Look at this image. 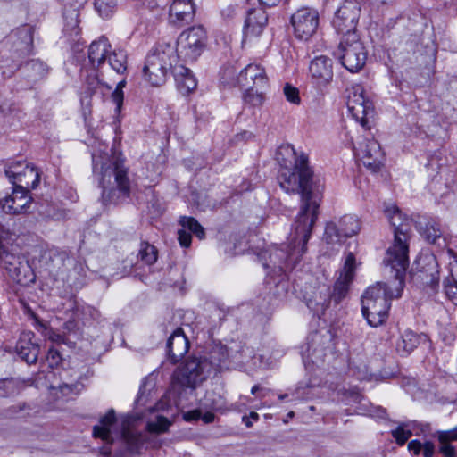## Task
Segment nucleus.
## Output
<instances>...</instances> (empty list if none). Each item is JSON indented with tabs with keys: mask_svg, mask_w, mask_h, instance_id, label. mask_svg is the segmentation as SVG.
Listing matches in <instances>:
<instances>
[{
	"mask_svg": "<svg viewBox=\"0 0 457 457\" xmlns=\"http://www.w3.org/2000/svg\"><path fill=\"white\" fill-rule=\"evenodd\" d=\"M393 436L400 445H404L407 440L411 436L410 430L404 429L403 427H398L392 432Z\"/></svg>",
	"mask_w": 457,
	"mask_h": 457,
	"instance_id": "nucleus-48",
	"label": "nucleus"
},
{
	"mask_svg": "<svg viewBox=\"0 0 457 457\" xmlns=\"http://www.w3.org/2000/svg\"><path fill=\"white\" fill-rule=\"evenodd\" d=\"M356 261L353 253H348L339 276L334 285L330 300L338 304L347 295L355 275Z\"/></svg>",
	"mask_w": 457,
	"mask_h": 457,
	"instance_id": "nucleus-15",
	"label": "nucleus"
},
{
	"mask_svg": "<svg viewBox=\"0 0 457 457\" xmlns=\"http://www.w3.org/2000/svg\"><path fill=\"white\" fill-rule=\"evenodd\" d=\"M319 13L311 8L298 9L291 16V24L294 34L300 40L310 39L317 31L319 26Z\"/></svg>",
	"mask_w": 457,
	"mask_h": 457,
	"instance_id": "nucleus-13",
	"label": "nucleus"
},
{
	"mask_svg": "<svg viewBox=\"0 0 457 457\" xmlns=\"http://www.w3.org/2000/svg\"><path fill=\"white\" fill-rule=\"evenodd\" d=\"M34 333L31 331L23 332L16 345L18 355L27 363H35L39 353V346L32 342Z\"/></svg>",
	"mask_w": 457,
	"mask_h": 457,
	"instance_id": "nucleus-25",
	"label": "nucleus"
},
{
	"mask_svg": "<svg viewBox=\"0 0 457 457\" xmlns=\"http://www.w3.org/2000/svg\"><path fill=\"white\" fill-rule=\"evenodd\" d=\"M132 423L133 420L130 417H124L120 428L115 411L111 409L100 419L99 424L93 428V436L107 444L120 437L127 443L130 451H137L145 441V435L135 431Z\"/></svg>",
	"mask_w": 457,
	"mask_h": 457,
	"instance_id": "nucleus-4",
	"label": "nucleus"
},
{
	"mask_svg": "<svg viewBox=\"0 0 457 457\" xmlns=\"http://www.w3.org/2000/svg\"><path fill=\"white\" fill-rule=\"evenodd\" d=\"M260 88L252 87L250 89H245L244 102L253 107L261 106L264 101V96L259 91Z\"/></svg>",
	"mask_w": 457,
	"mask_h": 457,
	"instance_id": "nucleus-39",
	"label": "nucleus"
},
{
	"mask_svg": "<svg viewBox=\"0 0 457 457\" xmlns=\"http://www.w3.org/2000/svg\"><path fill=\"white\" fill-rule=\"evenodd\" d=\"M268 16L262 8L249 10L245 21L244 33L245 37H258L267 25Z\"/></svg>",
	"mask_w": 457,
	"mask_h": 457,
	"instance_id": "nucleus-24",
	"label": "nucleus"
},
{
	"mask_svg": "<svg viewBox=\"0 0 457 457\" xmlns=\"http://www.w3.org/2000/svg\"><path fill=\"white\" fill-rule=\"evenodd\" d=\"M125 86H126V80L125 79L120 80L117 84L115 90L112 93V102L116 104V112H120V109H121V106L123 104V99H124L123 88L125 87Z\"/></svg>",
	"mask_w": 457,
	"mask_h": 457,
	"instance_id": "nucleus-42",
	"label": "nucleus"
},
{
	"mask_svg": "<svg viewBox=\"0 0 457 457\" xmlns=\"http://www.w3.org/2000/svg\"><path fill=\"white\" fill-rule=\"evenodd\" d=\"M237 82L244 89L262 88L267 85L268 79L263 67L256 63H250L240 71Z\"/></svg>",
	"mask_w": 457,
	"mask_h": 457,
	"instance_id": "nucleus-17",
	"label": "nucleus"
},
{
	"mask_svg": "<svg viewBox=\"0 0 457 457\" xmlns=\"http://www.w3.org/2000/svg\"><path fill=\"white\" fill-rule=\"evenodd\" d=\"M245 425H246L247 427H251V426H252V423H251V421L247 420V421H245Z\"/></svg>",
	"mask_w": 457,
	"mask_h": 457,
	"instance_id": "nucleus-61",
	"label": "nucleus"
},
{
	"mask_svg": "<svg viewBox=\"0 0 457 457\" xmlns=\"http://www.w3.org/2000/svg\"><path fill=\"white\" fill-rule=\"evenodd\" d=\"M12 237V233L10 229L6 228L2 223H0V248H4V243H8Z\"/></svg>",
	"mask_w": 457,
	"mask_h": 457,
	"instance_id": "nucleus-50",
	"label": "nucleus"
},
{
	"mask_svg": "<svg viewBox=\"0 0 457 457\" xmlns=\"http://www.w3.org/2000/svg\"><path fill=\"white\" fill-rule=\"evenodd\" d=\"M361 13L360 4L356 0H345L337 9L333 19V26L343 37L355 33Z\"/></svg>",
	"mask_w": 457,
	"mask_h": 457,
	"instance_id": "nucleus-12",
	"label": "nucleus"
},
{
	"mask_svg": "<svg viewBox=\"0 0 457 457\" xmlns=\"http://www.w3.org/2000/svg\"><path fill=\"white\" fill-rule=\"evenodd\" d=\"M30 64H31V66H32L33 68H35L36 66H38V67H40V68H43V66H44V64H43L41 62H38V61H32V62H30Z\"/></svg>",
	"mask_w": 457,
	"mask_h": 457,
	"instance_id": "nucleus-57",
	"label": "nucleus"
},
{
	"mask_svg": "<svg viewBox=\"0 0 457 457\" xmlns=\"http://www.w3.org/2000/svg\"><path fill=\"white\" fill-rule=\"evenodd\" d=\"M8 111L7 104L0 98V112L5 113Z\"/></svg>",
	"mask_w": 457,
	"mask_h": 457,
	"instance_id": "nucleus-56",
	"label": "nucleus"
},
{
	"mask_svg": "<svg viewBox=\"0 0 457 457\" xmlns=\"http://www.w3.org/2000/svg\"><path fill=\"white\" fill-rule=\"evenodd\" d=\"M7 267L9 276L18 284L27 285L33 281V275L27 263L19 262L14 267Z\"/></svg>",
	"mask_w": 457,
	"mask_h": 457,
	"instance_id": "nucleus-30",
	"label": "nucleus"
},
{
	"mask_svg": "<svg viewBox=\"0 0 457 457\" xmlns=\"http://www.w3.org/2000/svg\"><path fill=\"white\" fill-rule=\"evenodd\" d=\"M106 65L105 72L112 69L119 74L124 73L127 70L126 53L123 50H111Z\"/></svg>",
	"mask_w": 457,
	"mask_h": 457,
	"instance_id": "nucleus-33",
	"label": "nucleus"
},
{
	"mask_svg": "<svg viewBox=\"0 0 457 457\" xmlns=\"http://www.w3.org/2000/svg\"><path fill=\"white\" fill-rule=\"evenodd\" d=\"M200 418L204 423L209 424L214 420V414L212 412L211 410L206 411L203 416H201L200 410H195L186 414L187 420H196Z\"/></svg>",
	"mask_w": 457,
	"mask_h": 457,
	"instance_id": "nucleus-46",
	"label": "nucleus"
},
{
	"mask_svg": "<svg viewBox=\"0 0 457 457\" xmlns=\"http://www.w3.org/2000/svg\"><path fill=\"white\" fill-rule=\"evenodd\" d=\"M408 448L414 454H419L422 450V444L418 440H412L408 444Z\"/></svg>",
	"mask_w": 457,
	"mask_h": 457,
	"instance_id": "nucleus-52",
	"label": "nucleus"
},
{
	"mask_svg": "<svg viewBox=\"0 0 457 457\" xmlns=\"http://www.w3.org/2000/svg\"><path fill=\"white\" fill-rule=\"evenodd\" d=\"M64 256V253L50 251L49 253L44 254L43 260L49 259L57 262V264H53L51 267H49L50 271H54L55 268L59 269L60 265L63 264Z\"/></svg>",
	"mask_w": 457,
	"mask_h": 457,
	"instance_id": "nucleus-47",
	"label": "nucleus"
},
{
	"mask_svg": "<svg viewBox=\"0 0 457 457\" xmlns=\"http://www.w3.org/2000/svg\"><path fill=\"white\" fill-rule=\"evenodd\" d=\"M284 95L288 102L294 104H299L301 102V98L299 96V90L293 87L292 85L287 83L284 86Z\"/></svg>",
	"mask_w": 457,
	"mask_h": 457,
	"instance_id": "nucleus-44",
	"label": "nucleus"
},
{
	"mask_svg": "<svg viewBox=\"0 0 457 457\" xmlns=\"http://www.w3.org/2000/svg\"><path fill=\"white\" fill-rule=\"evenodd\" d=\"M353 151L363 165L372 172H377L380 170L384 160V154L378 142L375 139H363L358 143V145H353Z\"/></svg>",
	"mask_w": 457,
	"mask_h": 457,
	"instance_id": "nucleus-14",
	"label": "nucleus"
},
{
	"mask_svg": "<svg viewBox=\"0 0 457 457\" xmlns=\"http://www.w3.org/2000/svg\"><path fill=\"white\" fill-rule=\"evenodd\" d=\"M420 233L429 243H435L441 237V229L439 225L434 220H428L424 225L422 222L418 223Z\"/></svg>",
	"mask_w": 457,
	"mask_h": 457,
	"instance_id": "nucleus-36",
	"label": "nucleus"
},
{
	"mask_svg": "<svg viewBox=\"0 0 457 457\" xmlns=\"http://www.w3.org/2000/svg\"><path fill=\"white\" fill-rule=\"evenodd\" d=\"M283 156L278 177L281 188L287 193H300L302 206L289 236L287 248L274 247L270 253V262L265 268L279 272L292 270L306 252V244L311 237L313 225L318 218L319 203L312 194L313 171L309 166L305 153H297L290 145H283L278 153Z\"/></svg>",
	"mask_w": 457,
	"mask_h": 457,
	"instance_id": "nucleus-1",
	"label": "nucleus"
},
{
	"mask_svg": "<svg viewBox=\"0 0 457 457\" xmlns=\"http://www.w3.org/2000/svg\"><path fill=\"white\" fill-rule=\"evenodd\" d=\"M444 290L447 298L457 305V262L450 263V274L444 280Z\"/></svg>",
	"mask_w": 457,
	"mask_h": 457,
	"instance_id": "nucleus-31",
	"label": "nucleus"
},
{
	"mask_svg": "<svg viewBox=\"0 0 457 457\" xmlns=\"http://www.w3.org/2000/svg\"><path fill=\"white\" fill-rule=\"evenodd\" d=\"M430 278L426 281L428 285L431 287L432 290H435L439 286V278H438V270H437V264L434 258L430 259Z\"/></svg>",
	"mask_w": 457,
	"mask_h": 457,
	"instance_id": "nucleus-45",
	"label": "nucleus"
},
{
	"mask_svg": "<svg viewBox=\"0 0 457 457\" xmlns=\"http://www.w3.org/2000/svg\"><path fill=\"white\" fill-rule=\"evenodd\" d=\"M156 248L147 242H142L139 246L137 257L146 265H152L157 261Z\"/></svg>",
	"mask_w": 457,
	"mask_h": 457,
	"instance_id": "nucleus-37",
	"label": "nucleus"
},
{
	"mask_svg": "<svg viewBox=\"0 0 457 457\" xmlns=\"http://www.w3.org/2000/svg\"><path fill=\"white\" fill-rule=\"evenodd\" d=\"M346 105L352 117L362 127H366L369 120L373 118L374 107L365 95L364 87L360 84L347 88Z\"/></svg>",
	"mask_w": 457,
	"mask_h": 457,
	"instance_id": "nucleus-10",
	"label": "nucleus"
},
{
	"mask_svg": "<svg viewBox=\"0 0 457 457\" xmlns=\"http://www.w3.org/2000/svg\"><path fill=\"white\" fill-rule=\"evenodd\" d=\"M281 0H258L259 4L265 7L276 6Z\"/></svg>",
	"mask_w": 457,
	"mask_h": 457,
	"instance_id": "nucleus-55",
	"label": "nucleus"
},
{
	"mask_svg": "<svg viewBox=\"0 0 457 457\" xmlns=\"http://www.w3.org/2000/svg\"><path fill=\"white\" fill-rule=\"evenodd\" d=\"M210 375L202 358L193 357L174 371L173 381L183 387L195 388Z\"/></svg>",
	"mask_w": 457,
	"mask_h": 457,
	"instance_id": "nucleus-9",
	"label": "nucleus"
},
{
	"mask_svg": "<svg viewBox=\"0 0 457 457\" xmlns=\"http://www.w3.org/2000/svg\"><path fill=\"white\" fill-rule=\"evenodd\" d=\"M4 172L13 187L26 190L35 189L40 181V175L36 168L23 161L10 163Z\"/></svg>",
	"mask_w": 457,
	"mask_h": 457,
	"instance_id": "nucleus-11",
	"label": "nucleus"
},
{
	"mask_svg": "<svg viewBox=\"0 0 457 457\" xmlns=\"http://www.w3.org/2000/svg\"><path fill=\"white\" fill-rule=\"evenodd\" d=\"M337 223L341 228V233L346 237L356 235L361 229L360 221L354 215H345L339 219Z\"/></svg>",
	"mask_w": 457,
	"mask_h": 457,
	"instance_id": "nucleus-34",
	"label": "nucleus"
},
{
	"mask_svg": "<svg viewBox=\"0 0 457 457\" xmlns=\"http://www.w3.org/2000/svg\"><path fill=\"white\" fill-rule=\"evenodd\" d=\"M170 423V421L162 417L158 416L156 421H152L147 423V430L152 433H162L168 430Z\"/></svg>",
	"mask_w": 457,
	"mask_h": 457,
	"instance_id": "nucleus-41",
	"label": "nucleus"
},
{
	"mask_svg": "<svg viewBox=\"0 0 457 457\" xmlns=\"http://www.w3.org/2000/svg\"><path fill=\"white\" fill-rule=\"evenodd\" d=\"M336 55L351 72L361 70L367 60V51L356 33L342 37Z\"/></svg>",
	"mask_w": 457,
	"mask_h": 457,
	"instance_id": "nucleus-7",
	"label": "nucleus"
},
{
	"mask_svg": "<svg viewBox=\"0 0 457 457\" xmlns=\"http://www.w3.org/2000/svg\"><path fill=\"white\" fill-rule=\"evenodd\" d=\"M46 337H47L48 339L51 340L52 342L59 343V342H62L63 340L62 336H61L60 334L55 333L53 330L47 331L46 334Z\"/></svg>",
	"mask_w": 457,
	"mask_h": 457,
	"instance_id": "nucleus-54",
	"label": "nucleus"
},
{
	"mask_svg": "<svg viewBox=\"0 0 457 457\" xmlns=\"http://www.w3.org/2000/svg\"><path fill=\"white\" fill-rule=\"evenodd\" d=\"M169 360L177 363L189 349V341L181 328H177L167 342Z\"/></svg>",
	"mask_w": 457,
	"mask_h": 457,
	"instance_id": "nucleus-22",
	"label": "nucleus"
},
{
	"mask_svg": "<svg viewBox=\"0 0 457 457\" xmlns=\"http://www.w3.org/2000/svg\"><path fill=\"white\" fill-rule=\"evenodd\" d=\"M47 361L51 367L58 366L62 361L60 352L54 347H50L47 353Z\"/></svg>",
	"mask_w": 457,
	"mask_h": 457,
	"instance_id": "nucleus-49",
	"label": "nucleus"
},
{
	"mask_svg": "<svg viewBox=\"0 0 457 457\" xmlns=\"http://www.w3.org/2000/svg\"><path fill=\"white\" fill-rule=\"evenodd\" d=\"M81 386L80 383H63L58 386H51L50 394L56 399H70L80 392Z\"/></svg>",
	"mask_w": 457,
	"mask_h": 457,
	"instance_id": "nucleus-32",
	"label": "nucleus"
},
{
	"mask_svg": "<svg viewBox=\"0 0 457 457\" xmlns=\"http://www.w3.org/2000/svg\"><path fill=\"white\" fill-rule=\"evenodd\" d=\"M392 274L394 280L390 284L378 282L370 287L361 298L362 314L371 327L383 324L387 319L388 310L393 298L401 296L405 272L398 276L397 270L391 265H385Z\"/></svg>",
	"mask_w": 457,
	"mask_h": 457,
	"instance_id": "nucleus-2",
	"label": "nucleus"
},
{
	"mask_svg": "<svg viewBox=\"0 0 457 457\" xmlns=\"http://www.w3.org/2000/svg\"><path fill=\"white\" fill-rule=\"evenodd\" d=\"M32 203L29 190L13 187L12 192L2 203L4 212L12 215L26 213Z\"/></svg>",
	"mask_w": 457,
	"mask_h": 457,
	"instance_id": "nucleus-16",
	"label": "nucleus"
},
{
	"mask_svg": "<svg viewBox=\"0 0 457 457\" xmlns=\"http://www.w3.org/2000/svg\"><path fill=\"white\" fill-rule=\"evenodd\" d=\"M386 216L394 228V242L388 247L384 258L385 265H391L397 270L398 276H402L409 266V246L407 244L411 220L402 213L394 204L385 208Z\"/></svg>",
	"mask_w": 457,
	"mask_h": 457,
	"instance_id": "nucleus-3",
	"label": "nucleus"
},
{
	"mask_svg": "<svg viewBox=\"0 0 457 457\" xmlns=\"http://www.w3.org/2000/svg\"><path fill=\"white\" fill-rule=\"evenodd\" d=\"M258 417H259V415L256 412H254V411H252L250 413V418L254 420H258Z\"/></svg>",
	"mask_w": 457,
	"mask_h": 457,
	"instance_id": "nucleus-59",
	"label": "nucleus"
},
{
	"mask_svg": "<svg viewBox=\"0 0 457 457\" xmlns=\"http://www.w3.org/2000/svg\"><path fill=\"white\" fill-rule=\"evenodd\" d=\"M111 52V45L104 37H100L91 43L88 48V59L92 67L97 70L101 75L105 72L107 68L105 61L108 60Z\"/></svg>",
	"mask_w": 457,
	"mask_h": 457,
	"instance_id": "nucleus-18",
	"label": "nucleus"
},
{
	"mask_svg": "<svg viewBox=\"0 0 457 457\" xmlns=\"http://www.w3.org/2000/svg\"><path fill=\"white\" fill-rule=\"evenodd\" d=\"M173 75L179 90L183 94L195 89L197 81L188 68L184 65L174 66Z\"/></svg>",
	"mask_w": 457,
	"mask_h": 457,
	"instance_id": "nucleus-26",
	"label": "nucleus"
},
{
	"mask_svg": "<svg viewBox=\"0 0 457 457\" xmlns=\"http://www.w3.org/2000/svg\"><path fill=\"white\" fill-rule=\"evenodd\" d=\"M434 445L433 443L427 441L422 444V450L424 457H432L434 454Z\"/></svg>",
	"mask_w": 457,
	"mask_h": 457,
	"instance_id": "nucleus-51",
	"label": "nucleus"
},
{
	"mask_svg": "<svg viewBox=\"0 0 457 457\" xmlns=\"http://www.w3.org/2000/svg\"><path fill=\"white\" fill-rule=\"evenodd\" d=\"M106 87L107 89H111L112 87L103 83L99 78V75L88 78L84 85L83 91L81 93V104L86 106L91 105V97L95 95L97 90L102 87Z\"/></svg>",
	"mask_w": 457,
	"mask_h": 457,
	"instance_id": "nucleus-29",
	"label": "nucleus"
},
{
	"mask_svg": "<svg viewBox=\"0 0 457 457\" xmlns=\"http://www.w3.org/2000/svg\"><path fill=\"white\" fill-rule=\"evenodd\" d=\"M95 9L103 18H110L116 8L115 0H95Z\"/></svg>",
	"mask_w": 457,
	"mask_h": 457,
	"instance_id": "nucleus-38",
	"label": "nucleus"
},
{
	"mask_svg": "<svg viewBox=\"0 0 457 457\" xmlns=\"http://www.w3.org/2000/svg\"><path fill=\"white\" fill-rule=\"evenodd\" d=\"M261 389V387L258 386V385H255L252 387L251 389V393L253 395H255L257 393V391H259Z\"/></svg>",
	"mask_w": 457,
	"mask_h": 457,
	"instance_id": "nucleus-58",
	"label": "nucleus"
},
{
	"mask_svg": "<svg viewBox=\"0 0 457 457\" xmlns=\"http://www.w3.org/2000/svg\"><path fill=\"white\" fill-rule=\"evenodd\" d=\"M288 416H289V417H293V416H294V412H293V411H290V412L288 413Z\"/></svg>",
	"mask_w": 457,
	"mask_h": 457,
	"instance_id": "nucleus-62",
	"label": "nucleus"
},
{
	"mask_svg": "<svg viewBox=\"0 0 457 457\" xmlns=\"http://www.w3.org/2000/svg\"><path fill=\"white\" fill-rule=\"evenodd\" d=\"M195 7L192 0H173L169 12L170 22L175 26H182L193 21Z\"/></svg>",
	"mask_w": 457,
	"mask_h": 457,
	"instance_id": "nucleus-20",
	"label": "nucleus"
},
{
	"mask_svg": "<svg viewBox=\"0 0 457 457\" xmlns=\"http://www.w3.org/2000/svg\"><path fill=\"white\" fill-rule=\"evenodd\" d=\"M309 71L317 84H327L333 78L332 61L324 55L317 56L311 62Z\"/></svg>",
	"mask_w": 457,
	"mask_h": 457,
	"instance_id": "nucleus-21",
	"label": "nucleus"
},
{
	"mask_svg": "<svg viewBox=\"0 0 457 457\" xmlns=\"http://www.w3.org/2000/svg\"><path fill=\"white\" fill-rule=\"evenodd\" d=\"M179 224L182 228L178 231V240L182 247L187 248L191 245V234L187 230L195 234L199 239L204 238V229L195 218L183 216L179 220Z\"/></svg>",
	"mask_w": 457,
	"mask_h": 457,
	"instance_id": "nucleus-23",
	"label": "nucleus"
},
{
	"mask_svg": "<svg viewBox=\"0 0 457 457\" xmlns=\"http://www.w3.org/2000/svg\"><path fill=\"white\" fill-rule=\"evenodd\" d=\"M237 8L234 5H228L221 11V15L225 19L233 18L236 15Z\"/></svg>",
	"mask_w": 457,
	"mask_h": 457,
	"instance_id": "nucleus-53",
	"label": "nucleus"
},
{
	"mask_svg": "<svg viewBox=\"0 0 457 457\" xmlns=\"http://www.w3.org/2000/svg\"><path fill=\"white\" fill-rule=\"evenodd\" d=\"M205 366L210 370L211 374L222 370L229 362L231 353L228 347L221 344L214 345L209 351L207 356L201 357Z\"/></svg>",
	"mask_w": 457,
	"mask_h": 457,
	"instance_id": "nucleus-19",
	"label": "nucleus"
},
{
	"mask_svg": "<svg viewBox=\"0 0 457 457\" xmlns=\"http://www.w3.org/2000/svg\"><path fill=\"white\" fill-rule=\"evenodd\" d=\"M221 398L213 391H208L201 400L200 404L205 410L215 411L221 407Z\"/></svg>",
	"mask_w": 457,
	"mask_h": 457,
	"instance_id": "nucleus-40",
	"label": "nucleus"
},
{
	"mask_svg": "<svg viewBox=\"0 0 457 457\" xmlns=\"http://www.w3.org/2000/svg\"><path fill=\"white\" fill-rule=\"evenodd\" d=\"M287 397V394H283V395H278V398H279L280 400H284V399H286Z\"/></svg>",
	"mask_w": 457,
	"mask_h": 457,
	"instance_id": "nucleus-60",
	"label": "nucleus"
},
{
	"mask_svg": "<svg viewBox=\"0 0 457 457\" xmlns=\"http://www.w3.org/2000/svg\"><path fill=\"white\" fill-rule=\"evenodd\" d=\"M179 54L171 43H159L149 53L143 69L145 79L153 86L165 83L169 71L178 66Z\"/></svg>",
	"mask_w": 457,
	"mask_h": 457,
	"instance_id": "nucleus-6",
	"label": "nucleus"
},
{
	"mask_svg": "<svg viewBox=\"0 0 457 457\" xmlns=\"http://www.w3.org/2000/svg\"><path fill=\"white\" fill-rule=\"evenodd\" d=\"M454 430H457V427L453 428Z\"/></svg>",
	"mask_w": 457,
	"mask_h": 457,
	"instance_id": "nucleus-63",
	"label": "nucleus"
},
{
	"mask_svg": "<svg viewBox=\"0 0 457 457\" xmlns=\"http://www.w3.org/2000/svg\"><path fill=\"white\" fill-rule=\"evenodd\" d=\"M345 238L346 237L341 233V228L337 222L330 221L327 223L323 236V240L327 244L340 245Z\"/></svg>",
	"mask_w": 457,
	"mask_h": 457,
	"instance_id": "nucleus-35",
	"label": "nucleus"
},
{
	"mask_svg": "<svg viewBox=\"0 0 457 457\" xmlns=\"http://www.w3.org/2000/svg\"><path fill=\"white\" fill-rule=\"evenodd\" d=\"M438 450L445 457H457V451L452 445L453 441L457 440V430L451 429L438 432Z\"/></svg>",
	"mask_w": 457,
	"mask_h": 457,
	"instance_id": "nucleus-28",
	"label": "nucleus"
},
{
	"mask_svg": "<svg viewBox=\"0 0 457 457\" xmlns=\"http://www.w3.org/2000/svg\"><path fill=\"white\" fill-rule=\"evenodd\" d=\"M207 44V33L202 26L191 27L183 31L177 41V53L185 61L194 62L204 52Z\"/></svg>",
	"mask_w": 457,
	"mask_h": 457,
	"instance_id": "nucleus-8",
	"label": "nucleus"
},
{
	"mask_svg": "<svg viewBox=\"0 0 457 457\" xmlns=\"http://www.w3.org/2000/svg\"><path fill=\"white\" fill-rule=\"evenodd\" d=\"M0 261L3 263V267L8 272V267H14L20 261V259L14 254L10 253L7 249L0 248Z\"/></svg>",
	"mask_w": 457,
	"mask_h": 457,
	"instance_id": "nucleus-43",
	"label": "nucleus"
},
{
	"mask_svg": "<svg viewBox=\"0 0 457 457\" xmlns=\"http://www.w3.org/2000/svg\"><path fill=\"white\" fill-rule=\"evenodd\" d=\"M420 336L411 330H405L397 340L395 349L402 356L410 354L420 344Z\"/></svg>",
	"mask_w": 457,
	"mask_h": 457,
	"instance_id": "nucleus-27",
	"label": "nucleus"
},
{
	"mask_svg": "<svg viewBox=\"0 0 457 457\" xmlns=\"http://www.w3.org/2000/svg\"><path fill=\"white\" fill-rule=\"evenodd\" d=\"M94 172H97L98 164L93 157ZM99 184L103 188L104 201L118 203L121 198H127L130 193V180L128 169L121 161L116 160L109 166L101 164Z\"/></svg>",
	"mask_w": 457,
	"mask_h": 457,
	"instance_id": "nucleus-5",
	"label": "nucleus"
}]
</instances>
